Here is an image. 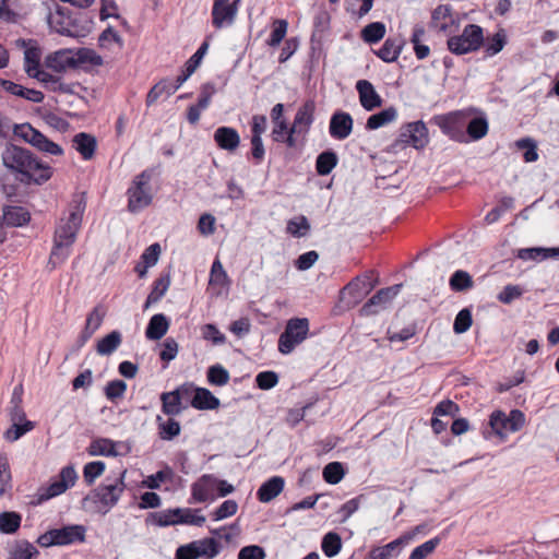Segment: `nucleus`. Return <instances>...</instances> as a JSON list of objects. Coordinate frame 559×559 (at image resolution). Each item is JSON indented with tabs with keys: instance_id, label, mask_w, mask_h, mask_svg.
Here are the masks:
<instances>
[{
	"instance_id": "22",
	"label": "nucleus",
	"mask_w": 559,
	"mask_h": 559,
	"mask_svg": "<svg viewBox=\"0 0 559 559\" xmlns=\"http://www.w3.org/2000/svg\"><path fill=\"white\" fill-rule=\"evenodd\" d=\"M314 109L316 105L312 100H307L302 104L295 115L292 132H298V134L302 135L307 134L314 120Z\"/></svg>"
},
{
	"instance_id": "13",
	"label": "nucleus",
	"mask_w": 559,
	"mask_h": 559,
	"mask_svg": "<svg viewBox=\"0 0 559 559\" xmlns=\"http://www.w3.org/2000/svg\"><path fill=\"white\" fill-rule=\"evenodd\" d=\"M221 544L212 537L193 540L176 550V559H213L221 552Z\"/></svg>"
},
{
	"instance_id": "31",
	"label": "nucleus",
	"mask_w": 559,
	"mask_h": 559,
	"mask_svg": "<svg viewBox=\"0 0 559 559\" xmlns=\"http://www.w3.org/2000/svg\"><path fill=\"white\" fill-rule=\"evenodd\" d=\"M96 145V139L88 133L81 132L73 138V146L81 154L83 159L87 160L94 156Z\"/></svg>"
},
{
	"instance_id": "32",
	"label": "nucleus",
	"mask_w": 559,
	"mask_h": 559,
	"mask_svg": "<svg viewBox=\"0 0 559 559\" xmlns=\"http://www.w3.org/2000/svg\"><path fill=\"white\" fill-rule=\"evenodd\" d=\"M190 403L197 409H216L219 406V400L205 388H197Z\"/></svg>"
},
{
	"instance_id": "5",
	"label": "nucleus",
	"mask_w": 559,
	"mask_h": 559,
	"mask_svg": "<svg viewBox=\"0 0 559 559\" xmlns=\"http://www.w3.org/2000/svg\"><path fill=\"white\" fill-rule=\"evenodd\" d=\"M525 425V415L520 409H512L509 414L493 411L488 420V428L483 432L486 439L492 436L506 440L510 433L521 430Z\"/></svg>"
},
{
	"instance_id": "25",
	"label": "nucleus",
	"mask_w": 559,
	"mask_h": 559,
	"mask_svg": "<svg viewBox=\"0 0 559 559\" xmlns=\"http://www.w3.org/2000/svg\"><path fill=\"white\" fill-rule=\"evenodd\" d=\"M285 480L281 476H273L264 481L257 491V498L262 503H267L276 498L284 489Z\"/></svg>"
},
{
	"instance_id": "59",
	"label": "nucleus",
	"mask_w": 559,
	"mask_h": 559,
	"mask_svg": "<svg viewBox=\"0 0 559 559\" xmlns=\"http://www.w3.org/2000/svg\"><path fill=\"white\" fill-rule=\"evenodd\" d=\"M210 284L225 287L228 284V276L222 263L215 260L211 267Z\"/></svg>"
},
{
	"instance_id": "18",
	"label": "nucleus",
	"mask_w": 559,
	"mask_h": 559,
	"mask_svg": "<svg viewBox=\"0 0 559 559\" xmlns=\"http://www.w3.org/2000/svg\"><path fill=\"white\" fill-rule=\"evenodd\" d=\"M401 287L402 285L397 284L380 289L362 306L361 312L365 316H371L377 313L380 309L386 308V306L399 295Z\"/></svg>"
},
{
	"instance_id": "11",
	"label": "nucleus",
	"mask_w": 559,
	"mask_h": 559,
	"mask_svg": "<svg viewBox=\"0 0 559 559\" xmlns=\"http://www.w3.org/2000/svg\"><path fill=\"white\" fill-rule=\"evenodd\" d=\"M467 110H455L443 115L433 117V122L437 124L443 134L451 140L467 143V135L465 133Z\"/></svg>"
},
{
	"instance_id": "21",
	"label": "nucleus",
	"mask_w": 559,
	"mask_h": 559,
	"mask_svg": "<svg viewBox=\"0 0 559 559\" xmlns=\"http://www.w3.org/2000/svg\"><path fill=\"white\" fill-rule=\"evenodd\" d=\"M355 87L358 93L359 103L365 110L372 111L381 107L382 98L371 82L368 80H359L356 82Z\"/></svg>"
},
{
	"instance_id": "29",
	"label": "nucleus",
	"mask_w": 559,
	"mask_h": 559,
	"mask_svg": "<svg viewBox=\"0 0 559 559\" xmlns=\"http://www.w3.org/2000/svg\"><path fill=\"white\" fill-rule=\"evenodd\" d=\"M2 217H3V222L8 226H12V227L24 226L31 219V215H29L28 211L23 206H16V205L4 206Z\"/></svg>"
},
{
	"instance_id": "38",
	"label": "nucleus",
	"mask_w": 559,
	"mask_h": 559,
	"mask_svg": "<svg viewBox=\"0 0 559 559\" xmlns=\"http://www.w3.org/2000/svg\"><path fill=\"white\" fill-rule=\"evenodd\" d=\"M507 44V34L504 29H499L492 36L484 39L485 53L487 57H493L499 53Z\"/></svg>"
},
{
	"instance_id": "4",
	"label": "nucleus",
	"mask_w": 559,
	"mask_h": 559,
	"mask_svg": "<svg viewBox=\"0 0 559 559\" xmlns=\"http://www.w3.org/2000/svg\"><path fill=\"white\" fill-rule=\"evenodd\" d=\"M41 50L36 46H28L24 50V70L29 78L36 79L45 87L53 92L69 93L71 88L61 81L58 74H51L44 70L40 64Z\"/></svg>"
},
{
	"instance_id": "50",
	"label": "nucleus",
	"mask_w": 559,
	"mask_h": 559,
	"mask_svg": "<svg viewBox=\"0 0 559 559\" xmlns=\"http://www.w3.org/2000/svg\"><path fill=\"white\" fill-rule=\"evenodd\" d=\"M170 285V277L168 274L159 276L153 285V289L147 297L146 306L150 302H155L159 300L167 292Z\"/></svg>"
},
{
	"instance_id": "60",
	"label": "nucleus",
	"mask_w": 559,
	"mask_h": 559,
	"mask_svg": "<svg viewBox=\"0 0 559 559\" xmlns=\"http://www.w3.org/2000/svg\"><path fill=\"white\" fill-rule=\"evenodd\" d=\"M472 312L464 308L455 317L453 330L456 334L465 333L472 325Z\"/></svg>"
},
{
	"instance_id": "27",
	"label": "nucleus",
	"mask_w": 559,
	"mask_h": 559,
	"mask_svg": "<svg viewBox=\"0 0 559 559\" xmlns=\"http://www.w3.org/2000/svg\"><path fill=\"white\" fill-rule=\"evenodd\" d=\"M214 140L218 147L226 151H235L240 143V136L231 127H219L214 132Z\"/></svg>"
},
{
	"instance_id": "44",
	"label": "nucleus",
	"mask_w": 559,
	"mask_h": 559,
	"mask_svg": "<svg viewBox=\"0 0 559 559\" xmlns=\"http://www.w3.org/2000/svg\"><path fill=\"white\" fill-rule=\"evenodd\" d=\"M37 555L38 550L33 544L22 540L11 548L9 559H33Z\"/></svg>"
},
{
	"instance_id": "24",
	"label": "nucleus",
	"mask_w": 559,
	"mask_h": 559,
	"mask_svg": "<svg viewBox=\"0 0 559 559\" xmlns=\"http://www.w3.org/2000/svg\"><path fill=\"white\" fill-rule=\"evenodd\" d=\"M0 88L32 103H41L44 100V94L40 91L24 87L9 80L0 79Z\"/></svg>"
},
{
	"instance_id": "40",
	"label": "nucleus",
	"mask_w": 559,
	"mask_h": 559,
	"mask_svg": "<svg viewBox=\"0 0 559 559\" xmlns=\"http://www.w3.org/2000/svg\"><path fill=\"white\" fill-rule=\"evenodd\" d=\"M337 155L333 151H325L318 155L316 160V169L320 176L329 175L337 165Z\"/></svg>"
},
{
	"instance_id": "58",
	"label": "nucleus",
	"mask_w": 559,
	"mask_h": 559,
	"mask_svg": "<svg viewBox=\"0 0 559 559\" xmlns=\"http://www.w3.org/2000/svg\"><path fill=\"white\" fill-rule=\"evenodd\" d=\"M126 391L127 383L122 380L109 381L105 386V395L111 402L121 399L124 395Z\"/></svg>"
},
{
	"instance_id": "49",
	"label": "nucleus",
	"mask_w": 559,
	"mask_h": 559,
	"mask_svg": "<svg viewBox=\"0 0 559 559\" xmlns=\"http://www.w3.org/2000/svg\"><path fill=\"white\" fill-rule=\"evenodd\" d=\"M34 427L35 425L31 420L13 423L12 427L5 431L4 438L8 441L14 442L28 431L33 430Z\"/></svg>"
},
{
	"instance_id": "30",
	"label": "nucleus",
	"mask_w": 559,
	"mask_h": 559,
	"mask_svg": "<svg viewBox=\"0 0 559 559\" xmlns=\"http://www.w3.org/2000/svg\"><path fill=\"white\" fill-rule=\"evenodd\" d=\"M404 44L403 38H386L377 56L384 62H393L401 55Z\"/></svg>"
},
{
	"instance_id": "3",
	"label": "nucleus",
	"mask_w": 559,
	"mask_h": 559,
	"mask_svg": "<svg viewBox=\"0 0 559 559\" xmlns=\"http://www.w3.org/2000/svg\"><path fill=\"white\" fill-rule=\"evenodd\" d=\"M124 474L126 471L119 477H107L83 499L84 506H93V510L100 514L108 513L118 503L124 490Z\"/></svg>"
},
{
	"instance_id": "63",
	"label": "nucleus",
	"mask_w": 559,
	"mask_h": 559,
	"mask_svg": "<svg viewBox=\"0 0 559 559\" xmlns=\"http://www.w3.org/2000/svg\"><path fill=\"white\" fill-rule=\"evenodd\" d=\"M238 510V504L235 500H225L214 512L213 520L221 521L226 518L233 516Z\"/></svg>"
},
{
	"instance_id": "26",
	"label": "nucleus",
	"mask_w": 559,
	"mask_h": 559,
	"mask_svg": "<svg viewBox=\"0 0 559 559\" xmlns=\"http://www.w3.org/2000/svg\"><path fill=\"white\" fill-rule=\"evenodd\" d=\"M516 257L523 261L536 262H540L547 259H559V248H522L519 249Z\"/></svg>"
},
{
	"instance_id": "12",
	"label": "nucleus",
	"mask_w": 559,
	"mask_h": 559,
	"mask_svg": "<svg viewBox=\"0 0 559 559\" xmlns=\"http://www.w3.org/2000/svg\"><path fill=\"white\" fill-rule=\"evenodd\" d=\"M14 134L41 153L57 156L63 154V150L58 143L48 139L29 123L14 126Z\"/></svg>"
},
{
	"instance_id": "19",
	"label": "nucleus",
	"mask_w": 559,
	"mask_h": 559,
	"mask_svg": "<svg viewBox=\"0 0 559 559\" xmlns=\"http://www.w3.org/2000/svg\"><path fill=\"white\" fill-rule=\"evenodd\" d=\"M218 478L213 475H203L191 486V496L195 502L202 503L216 499Z\"/></svg>"
},
{
	"instance_id": "64",
	"label": "nucleus",
	"mask_w": 559,
	"mask_h": 559,
	"mask_svg": "<svg viewBox=\"0 0 559 559\" xmlns=\"http://www.w3.org/2000/svg\"><path fill=\"white\" fill-rule=\"evenodd\" d=\"M516 146L519 148L525 150L523 158L526 163H532V162L537 160L538 154H537L536 143L532 139H530V138L521 139L519 141H516Z\"/></svg>"
},
{
	"instance_id": "20",
	"label": "nucleus",
	"mask_w": 559,
	"mask_h": 559,
	"mask_svg": "<svg viewBox=\"0 0 559 559\" xmlns=\"http://www.w3.org/2000/svg\"><path fill=\"white\" fill-rule=\"evenodd\" d=\"M353 127V117L346 111L338 110L331 116L329 133L334 140L343 141L350 135Z\"/></svg>"
},
{
	"instance_id": "57",
	"label": "nucleus",
	"mask_w": 559,
	"mask_h": 559,
	"mask_svg": "<svg viewBox=\"0 0 559 559\" xmlns=\"http://www.w3.org/2000/svg\"><path fill=\"white\" fill-rule=\"evenodd\" d=\"M106 465L102 461L90 462L84 466L83 477L84 480L92 485L96 478H98L105 471Z\"/></svg>"
},
{
	"instance_id": "10",
	"label": "nucleus",
	"mask_w": 559,
	"mask_h": 559,
	"mask_svg": "<svg viewBox=\"0 0 559 559\" xmlns=\"http://www.w3.org/2000/svg\"><path fill=\"white\" fill-rule=\"evenodd\" d=\"M484 44V31L479 25L468 24L461 35L448 39V48L452 53L465 55L478 50Z\"/></svg>"
},
{
	"instance_id": "39",
	"label": "nucleus",
	"mask_w": 559,
	"mask_h": 559,
	"mask_svg": "<svg viewBox=\"0 0 559 559\" xmlns=\"http://www.w3.org/2000/svg\"><path fill=\"white\" fill-rule=\"evenodd\" d=\"M121 341L120 332L112 331L98 341L96 350L103 356L110 355L120 346Z\"/></svg>"
},
{
	"instance_id": "16",
	"label": "nucleus",
	"mask_w": 559,
	"mask_h": 559,
	"mask_svg": "<svg viewBox=\"0 0 559 559\" xmlns=\"http://www.w3.org/2000/svg\"><path fill=\"white\" fill-rule=\"evenodd\" d=\"M460 19L449 4H439L431 12L430 27L443 34H452L459 29Z\"/></svg>"
},
{
	"instance_id": "8",
	"label": "nucleus",
	"mask_w": 559,
	"mask_h": 559,
	"mask_svg": "<svg viewBox=\"0 0 559 559\" xmlns=\"http://www.w3.org/2000/svg\"><path fill=\"white\" fill-rule=\"evenodd\" d=\"M86 528L83 525L73 524L60 528L49 530L38 538L41 547L66 546L85 540Z\"/></svg>"
},
{
	"instance_id": "36",
	"label": "nucleus",
	"mask_w": 559,
	"mask_h": 559,
	"mask_svg": "<svg viewBox=\"0 0 559 559\" xmlns=\"http://www.w3.org/2000/svg\"><path fill=\"white\" fill-rule=\"evenodd\" d=\"M148 521L162 527L180 524V508L151 513Z\"/></svg>"
},
{
	"instance_id": "53",
	"label": "nucleus",
	"mask_w": 559,
	"mask_h": 559,
	"mask_svg": "<svg viewBox=\"0 0 559 559\" xmlns=\"http://www.w3.org/2000/svg\"><path fill=\"white\" fill-rule=\"evenodd\" d=\"M11 471L7 456L0 455V497L11 490Z\"/></svg>"
},
{
	"instance_id": "37",
	"label": "nucleus",
	"mask_w": 559,
	"mask_h": 559,
	"mask_svg": "<svg viewBox=\"0 0 559 559\" xmlns=\"http://www.w3.org/2000/svg\"><path fill=\"white\" fill-rule=\"evenodd\" d=\"M176 92V86H173V81L165 79L155 84L148 92L146 97L147 106L153 105L160 97H169Z\"/></svg>"
},
{
	"instance_id": "62",
	"label": "nucleus",
	"mask_w": 559,
	"mask_h": 559,
	"mask_svg": "<svg viewBox=\"0 0 559 559\" xmlns=\"http://www.w3.org/2000/svg\"><path fill=\"white\" fill-rule=\"evenodd\" d=\"M400 549L401 546L399 545L396 539H394L382 547L373 548L370 551L369 557L370 559H390L392 557V552Z\"/></svg>"
},
{
	"instance_id": "17",
	"label": "nucleus",
	"mask_w": 559,
	"mask_h": 559,
	"mask_svg": "<svg viewBox=\"0 0 559 559\" xmlns=\"http://www.w3.org/2000/svg\"><path fill=\"white\" fill-rule=\"evenodd\" d=\"M129 448L122 441H112L107 438H98L93 440L87 452L92 456H119L129 452Z\"/></svg>"
},
{
	"instance_id": "28",
	"label": "nucleus",
	"mask_w": 559,
	"mask_h": 559,
	"mask_svg": "<svg viewBox=\"0 0 559 559\" xmlns=\"http://www.w3.org/2000/svg\"><path fill=\"white\" fill-rule=\"evenodd\" d=\"M488 132V121L485 117H474L471 110H467L465 133L467 143L483 139Z\"/></svg>"
},
{
	"instance_id": "51",
	"label": "nucleus",
	"mask_w": 559,
	"mask_h": 559,
	"mask_svg": "<svg viewBox=\"0 0 559 559\" xmlns=\"http://www.w3.org/2000/svg\"><path fill=\"white\" fill-rule=\"evenodd\" d=\"M288 28V22L286 20H275L273 22V31L266 44L271 47H276L285 38Z\"/></svg>"
},
{
	"instance_id": "14",
	"label": "nucleus",
	"mask_w": 559,
	"mask_h": 559,
	"mask_svg": "<svg viewBox=\"0 0 559 559\" xmlns=\"http://www.w3.org/2000/svg\"><path fill=\"white\" fill-rule=\"evenodd\" d=\"M429 142L428 129L423 121L409 122L401 128L400 136L393 144L394 148L411 145L414 148H423Z\"/></svg>"
},
{
	"instance_id": "33",
	"label": "nucleus",
	"mask_w": 559,
	"mask_h": 559,
	"mask_svg": "<svg viewBox=\"0 0 559 559\" xmlns=\"http://www.w3.org/2000/svg\"><path fill=\"white\" fill-rule=\"evenodd\" d=\"M169 322L163 313L154 314L147 324L145 335L148 340H160L168 331Z\"/></svg>"
},
{
	"instance_id": "55",
	"label": "nucleus",
	"mask_w": 559,
	"mask_h": 559,
	"mask_svg": "<svg viewBox=\"0 0 559 559\" xmlns=\"http://www.w3.org/2000/svg\"><path fill=\"white\" fill-rule=\"evenodd\" d=\"M344 477V469L341 463L332 462L324 466L323 478L326 483L335 485Z\"/></svg>"
},
{
	"instance_id": "61",
	"label": "nucleus",
	"mask_w": 559,
	"mask_h": 559,
	"mask_svg": "<svg viewBox=\"0 0 559 559\" xmlns=\"http://www.w3.org/2000/svg\"><path fill=\"white\" fill-rule=\"evenodd\" d=\"M205 523V516L199 514V510L180 508V524L202 526Z\"/></svg>"
},
{
	"instance_id": "1",
	"label": "nucleus",
	"mask_w": 559,
	"mask_h": 559,
	"mask_svg": "<svg viewBox=\"0 0 559 559\" xmlns=\"http://www.w3.org/2000/svg\"><path fill=\"white\" fill-rule=\"evenodd\" d=\"M84 211L85 203L82 200H75L59 219L55 230L53 248L49 258V263L53 267L66 261L70 255L71 247L82 224Z\"/></svg>"
},
{
	"instance_id": "23",
	"label": "nucleus",
	"mask_w": 559,
	"mask_h": 559,
	"mask_svg": "<svg viewBox=\"0 0 559 559\" xmlns=\"http://www.w3.org/2000/svg\"><path fill=\"white\" fill-rule=\"evenodd\" d=\"M45 66L57 73H61L75 66L74 53L69 49L58 50L46 57Z\"/></svg>"
},
{
	"instance_id": "34",
	"label": "nucleus",
	"mask_w": 559,
	"mask_h": 559,
	"mask_svg": "<svg viewBox=\"0 0 559 559\" xmlns=\"http://www.w3.org/2000/svg\"><path fill=\"white\" fill-rule=\"evenodd\" d=\"M284 105L278 103L271 110V119L274 124L272 130V138L276 142L284 141V135L286 134L287 123L283 117Z\"/></svg>"
},
{
	"instance_id": "56",
	"label": "nucleus",
	"mask_w": 559,
	"mask_h": 559,
	"mask_svg": "<svg viewBox=\"0 0 559 559\" xmlns=\"http://www.w3.org/2000/svg\"><path fill=\"white\" fill-rule=\"evenodd\" d=\"M173 475V469L170 467H165L164 469L147 476L143 481V485L150 489H158L160 484L171 479Z\"/></svg>"
},
{
	"instance_id": "45",
	"label": "nucleus",
	"mask_w": 559,
	"mask_h": 559,
	"mask_svg": "<svg viewBox=\"0 0 559 559\" xmlns=\"http://www.w3.org/2000/svg\"><path fill=\"white\" fill-rule=\"evenodd\" d=\"M385 35V25L381 22H373L366 25L361 31V38L368 44L380 41Z\"/></svg>"
},
{
	"instance_id": "54",
	"label": "nucleus",
	"mask_w": 559,
	"mask_h": 559,
	"mask_svg": "<svg viewBox=\"0 0 559 559\" xmlns=\"http://www.w3.org/2000/svg\"><path fill=\"white\" fill-rule=\"evenodd\" d=\"M309 229L310 224L304 215L289 219L287 223V231L294 237H304Z\"/></svg>"
},
{
	"instance_id": "41",
	"label": "nucleus",
	"mask_w": 559,
	"mask_h": 559,
	"mask_svg": "<svg viewBox=\"0 0 559 559\" xmlns=\"http://www.w3.org/2000/svg\"><path fill=\"white\" fill-rule=\"evenodd\" d=\"M160 400L163 403V405H162L163 412L166 415H178L181 413V411H182L181 401L182 400L178 395V392H176L175 390L171 392H164L160 395Z\"/></svg>"
},
{
	"instance_id": "46",
	"label": "nucleus",
	"mask_w": 559,
	"mask_h": 559,
	"mask_svg": "<svg viewBox=\"0 0 559 559\" xmlns=\"http://www.w3.org/2000/svg\"><path fill=\"white\" fill-rule=\"evenodd\" d=\"M449 284L452 290L463 292L472 288L474 282L467 272L457 270L451 275Z\"/></svg>"
},
{
	"instance_id": "2",
	"label": "nucleus",
	"mask_w": 559,
	"mask_h": 559,
	"mask_svg": "<svg viewBox=\"0 0 559 559\" xmlns=\"http://www.w3.org/2000/svg\"><path fill=\"white\" fill-rule=\"evenodd\" d=\"M3 165L23 175L28 181L41 185L50 179L51 167L39 162L28 150L8 145L2 152Z\"/></svg>"
},
{
	"instance_id": "9",
	"label": "nucleus",
	"mask_w": 559,
	"mask_h": 559,
	"mask_svg": "<svg viewBox=\"0 0 559 559\" xmlns=\"http://www.w3.org/2000/svg\"><path fill=\"white\" fill-rule=\"evenodd\" d=\"M309 333V320L307 318H293L286 323L284 332L278 338V350L283 355L290 354L300 345Z\"/></svg>"
},
{
	"instance_id": "7",
	"label": "nucleus",
	"mask_w": 559,
	"mask_h": 559,
	"mask_svg": "<svg viewBox=\"0 0 559 559\" xmlns=\"http://www.w3.org/2000/svg\"><path fill=\"white\" fill-rule=\"evenodd\" d=\"M151 180L152 171L150 170L142 171L133 179L127 191L130 212L138 213L151 204L153 200Z\"/></svg>"
},
{
	"instance_id": "47",
	"label": "nucleus",
	"mask_w": 559,
	"mask_h": 559,
	"mask_svg": "<svg viewBox=\"0 0 559 559\" xmlns=\"http://www.w3.org/2000/svg\"><path fill=\"white\" fill-rule=\"evenodd\" d=\"M230 376L227 369L216 364L207 369V381L212 385L223 386L229 382Z\"/></svg>"
},
{
	"instance_id": "43",
	"label": "nucleus",
	"mask_w": 559,
	"mask_h": 559,
	"mask_svg": "<svg viewBox=\"0 0 559 559\" xmlns=\"http://www.w3.org/2000/svg\"><path fill=\"white\" fill-rule=\"evenodd\" d=\"M22 518L14 511H4L0 513V532L3 534L15 533L21 525Z\"/></svg>"
},
{
	"instance_id": "15",
	"label": "nucleus",
	"mask_w": 559,
	"mask_h": 559,
	"mask_svg": "<svg viewBox=\"0 0 559 559\" xmlns=\"http://www.w3.org/2000/svg\"><path fill=\"white\" fill-rule=\"evenodd\" d=\"M241 0H214L212 5V24L222 29L231 26L237 17Z\"/></svg>"
},
{
	"instance_id": "6",
	"label": "nucleus",
	"mask_w": 559,
	"mask_h": 559,
	"mask_svg": "<svg viewBox=\"0 0 559 559\" xmlns=\"http://www.w3.org/2000/svg\"><path fill=\"white\" fill-rule=\"evenodd\" d=\"M47 22L51 31L69 37H80L84 34V28L80 25L76 17L72 16L71 11L58 3L49 8Z\"/></svg>"
},
{
	"instance_id": "35",
	"label": "nucleus",
	"mask_w": 559,
	"mask_h": 559,
	"mask_svg": "<svg viewBox=\"0 0 559 559\" xmlns=\"http://www.w3.org/2000/svg\"><path fill=\"white\" fill-rule=\"evenodd\" d=\"M397 118V110L394 107H388L380 112L371 115L366 122L367 130H377L382 128Z\"/></svg>"
},
{
	"instance_id": "48",
	"label": "nucleus",
	"mask_w": 559,
	"mask_h": 559,
	"mask_svg": "<svg viewBox=\"0 0 559 559\" xmlns=\"http://www.w3.org/2000/svg\"><path fill=\"white\" fill-rule=\"evenodd\" d=\"M440 543L441 538L439 536L425 542L424 544L413 549L408 559H427L436 550Z\"/></svg>"
},
{
	"instance_id": "42",
	"label": "nucleus",
	"mask_w": 559,
	"mask_h": 559,
	"mask_svg": "<svg viewBox=\"0 0 559 559\" xmlns=\"http://www.w3.org/2000/svg\"><path fill=\"white\" fill-rule=\"evenodd\" d=\"M321 548L326 557H335L342 549L341 536L334 532L326 533L322 538Z\"/></svg>"
},
{
	"instance_id": "52",
	"label": "nucleus",
	"mask_w": 559,
	"mask_h": 559,
	"mask_svg": "<svg viewBox=\"0 0 559 559\" xmlns=\"http://www.w3.org/2000/svg\"><path fill=\"white\" fill-rule=\"evenodd\" d=\"M157 421L159 423V436L163 440H171L180 433V425L177 420L162 421V417L157 416Z\"/></svg>"
}]
</instances>
